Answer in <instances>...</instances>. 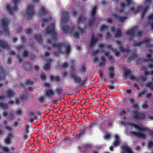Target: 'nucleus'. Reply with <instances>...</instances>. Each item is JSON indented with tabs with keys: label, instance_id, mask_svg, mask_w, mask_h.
Returning <instances> with one entry per match:
<instances>
[{
	"label": "nucleus",
	"instance_id": "nucleus-64",
	"mask_svg": "<svg viewBox=\"0 0 153 153\" xmlns=\"http://www.w3.org/2000/svg\"><path fill=\"white\" fill-rule=\"evenodd\" d=\"M71 13L73 16H75L76 14H77V13L75 11V10H74Z\"/></svg>",
	"mask_w": 153,
	"mask_h": 153
},
{
	"label": "nucleus",
	"instance_id": "nucleus-17",
	"mask_svg": "<svg viewBox=\"0 0 153 153\" xmlns=\"http://www.w3.org/2000/svg\"><path fill=\"white\" fill-rule=\"evenodd\" d=\"M45 93L47 96L49 97H51L54 94V92L51 89L45 90Z\"/></svg>",
	"mask_w": 153,
	"mask_h": 153
},
{
	"label": "nucleus",
	"instance_id": "nucleus-9",
	"mask_svg": "<svg viewBox=\"0 0 153 153\" xmlns=\"http://www.w3.org/2000/svg\"><path fill=\"white\" fill-rule=\"evenodd\" d=\"M133 117L134 118L136 119H142L145 117V115L142 113H139L137 112V111H133Z\"/></svg>",
	"mask_w": 153,
	"mask_h": 153
},
{
	"label": "nucleus",
	"instance_id": "nucleus-16",
	"mask_svg": "<svg viewBox=\"0 0 153 153\" xmlns=\"http://www.w3.org/2000/svg\"><path fill=\"white\" fill-rule=\"evenodd\" d=\"M128 110H123L120 113V114L124 119H126V117L128 114Z\"/></svg>",
	"mask_w": 153,
	"mask_h": 153
},
{
	"label": "nucleus",
	"instance_id": "nucleus-32",
	"mask_svg": "<svg viewBox=\"0 0 153 153\" xmlns=\"http://www.w3.org/2000/svg\"><path fill=\"white\" fill-rule=\"evenodd\" d=\"M96 9H97L96 7H94L93 8V9L91 11V16H92V17L93 18H94V15L96 11Z\"/></svg>",
	"mask_w": 153,
	"mask_h": 153
},
{
	"label": "nucleus",
	"instance_id": "nucleus-63",
	"mask_svg": "<svg viewBox=\"0 0 153 153\" xmlns=\"http://www.w3.org/2000/svg\"><path fill=\"white\" fill-rule=\"evenodd\" d=\"M14 124V127H16L18 126L19 125V123L18 122H16V121L15 122Z\"/></svg>",
	"mask_w": 153,
	"mask_h": 153
},
{
	"label": "nucleus",
	"instance_id": "nucleus-40",
	"mask_svg": "<svg viewBox=\"0 0 153 153\" xmlns=\"http://www.w3.org/2000/svg\"><path fill=\"white\" fill-rule=\"evenodd\" d=\"M95 19H94L90 21L88 23V25L89 26H91L93 25L94 24V23L95 22Z\"/></svg>",
	"mask_w": 153,
	"mask_h": 153
},
{
	"label": "nucleus",
	"instance_id": "nucleus-61",
	"mask_svg": "<svg viewBox=\"0 0 153 153\" xmlns=\"http://www.w3.org/2000/svg\"><path fill=\"white\" fill-rule=\"evenodd\" d=\"M151 96L152 94H149L146 95V97L148 99H149L150 98V97H151Z\"/></svg>",
	"mask_w": 153,
	"mask_h": 153
},
{
	"label": "nucleus",
	"instance_id": "nucleus-11",
	"mask_svg": "<svg viewBox=\"0 0 153 153\" xmlns=\"http://www.w3.org/2000/svg\"><path fill=\"white\" fill-rule=\"evenodd\" d=\"M108 70L109 71L108 75V77L111 79H113L115 75L114 67L111 66L109 68Z\"/></svg>",
	"mask_w": 153,
	"mask_h": 153
},
{
	"label": "nucleus",
	"instance_id": "nucleus-44",
	"mask_svg": "<svg viewBox=\"0 0 153 153\" xmlns=\"http://www.w3.org/2000/svg\"><path fill=\"white\" fill-rule=\"evenodd\" d=\"M16 113L18 115H21L22 114V112L21 109H19L16 112Z\"/></svg>",
	"mask_w": 153,
	"mask_h": 153
},
{
	"label": "nucleus",
	"instance_id": "nucleus-56",
	"mask_svg": "<svg viewBox=\"0 0 153 153\" xmlns=\"http://www.w3.org/2000/svg\"><path fill=\"white\" fill-rule=\"evenodd\" d=\"M24 47L22 46H20L18 48V50L19 51H20L21 50H24Z\"/></svg>",
	"mask_w": 153,
	"mask_h": 153
},
{
	"label": "nucleus",
	"instance_id": "nucleus-55",
	"mask_svg": "<svg viewBox=\"0 0 153 153\" xmlns=\"http://www.w3.org/2000/svg\"><path fill=\"white\" fill-rule=\"evenodd\" d=\"M41 78L43 80H45V76L44 74H42L41 75Z\"/></svg>",
	"mask_w": 153,
	"mask_h": 153
},
{
	"label": "nucleus",
	"instance_id": "nucleus-51",
	"mask_svg": "<svg viewBox=\"0 0 153 153\" xmlns=\"http://www.w3.org/2000/svg\"><path fill=\"white\" fill-rule=\"evenodd\" d=\"M32 32V30L30 29H27L26 30V33L27 34H30Z\"/></svg>",
	"mask_w": 153,
	"mask_h": 153
},
{
	"label": "nucleus",
	"instance_id": "nucleus-23",
	"mask_svg": "<svg viewBox=\"0 0 153 153\" xmlns=\"http://www.w3.org/2000/svg\"><path fill=\"white\" fill-rule=\"evenodd\" d=\"M115 142L114 143V146H117L119 145L120 143V141L119 140V137L117 135L115 136Z\"/></svg>",
	"mask_w": 153,
	"mask_h": 153
},
{
	"label": "nucleus",
	"instance_id": "nucleus-18",
	"mask_svg": "<svg viewBox=\"0 0 153 153\" xmlns=\"http://www.w3.org/2000/svg\"><path fill=\"white\" fill-rule=\"evenodd\" d=\"M114 17L116 18V19H118L119 20L123 22L124 21L125 19H126V17L125 16L124 17H120L118 16H117L116 14H113Z\"/></svg>",
	"mask_w": 153,
	"mask_h": 153
},
{
	"label": "nucleus",
	"instance_id": "nucleus-57",
	"mask_svg": "<svg viewBox=\"0 0 153 153\" xmlns=\"http://www.w3.org/2000/svg\"><path fill=\"white\" fill-rule=\"evenodd\" d=\"M26 83L28 84H32L33 83L30 80H27Z\"/></svg>",
	"mask_w": 153,
	"mask_h": 153
},
{
	"label": "nucleus",
	"instance_id": "nucleus-39",
	"mask_svg": "<svg viewBox=\"0 0 153 153\" xmlns=\"http://www.w3.org/2000/svg\"><path fill=\"white\" fill-rule=\"evenodd\" d=\"M147 8H146L143 10V13L142 14V18L144 16L145 13L147 11Z\"/></svg>",
	"mask_w": 153,
	"mask_h": 153
},
{
	"label": "nucleus",
	"instance_id": "nucleus-52",
	"mask_svg": "<svg viewBox=\"0 0 153 153\" xmlns=\"http://www.w3.org/2000/svg\"><path fill=\"white\" fill-rule=\"evenodd\" d=\"M106 21L109 23H112V19L110 18H108L106 19Z\"/></svg>",
	"mask_w": 153,
	"mask_h": 153
},
{
	"label": "nucleus",
	"instance_id": "nucleus-12",
	"mask_svg": "<svg viewBox=\"0 0 153 153\" xmlns=\"http://www.w3.org/2000/svg\"><path fill=\"white\" fill-rule=\"evenodd\" d=\"M100 47L101 48H108L109 49L112 50L113 51L114 50V51L115 52V55L117 56H119L120 55V53L119 52H117L116 51V49H114L113 50V49L111 48V47L110 45H108V46H107L106 47L104 44H100Z\"/></svg>",
	"mask_w": 153,
	"mask_h": 153
},
{
	"label": "nucleus",
	"instance_id": "nucleus-24",
	"mask_svg": "<svg viewBox=\"0 0 153 153\" xmlns=\"http://www.w3.org/2000/svg\"><path fill=\"white\" fill-rule=\"evenodd\" d=\"M149 23L151 27L153 28V14L150 15L149 17Z\"/></svg>",
	"mask_w": 153,
	"mask_h": 153
},
{
	"label": "nucleus",
	"instance_id": "nucleus-10",
	"mask_svg": "<svg viewBox=\"0 0 153 153\" xmlns=\"http://www.w3.org/2000/svg\"><path fill=\"white\" fill-rule=\"evenodd\" d=\"M150 42V40L148 38H146L145 39L143 42H139L138 43H135V44H134V46H139L142 45L143 43H145L147 45L146 46L149 47V44Z\"/></svg>",
	"mask_w": 153,
	"mask_h": 153
},
{
	"label": "nucleus",
	"instance_id": "nucleus-3",
	"mask_svg": "<svg viewBox=\"0 0 153 153\" xmlns=\"http://www.w3.org/2000/svg\"><path fill=\"white\" fill-rule=\"evenodd\" d=\"M8 19L4 16L0 18V32L6 34L9 33Z\"/></svg>",
	"mask_w": 153,
	"mask_h": 153
},
{
	"label": "nucleus",
	"instance_id": "nucleus-58",
	"mask_svg": "<svg viewBox=\"0 0 153 153\" xmlns=\"http://www.w3.org/2000/svg\"><path fill=\"white\" fill-rule=\"evenodd\" d=\"M148 145L149 147H152L153 146V143L152 142H149Z\"/></svg>",
	"mask_w": 153,
	"mask_h": 153
},
{
	"label": "nucleus",
	"instance_id": "nucleus-1",
	"mask_svg": "<svg viewBox=\"0 0 153 153\" xmlns=\"http://www.w3.org/2000/svg\"><path fill=\"white\" fill-rule=\"evenodd\" d=\"M51 23V25H49L47 27V28L45 30V33L47 34H50L52 36V40L50 39L48 40L49 44H52L53 48L55 50H57L58 52H55L54 54L55 55H58L59 53H68L70 50V47L67 43H63L56 44V34L55 32V25L54 22Z\"/></svg>",
	"mask_w": 153,
	"mask_h": 153
},
{
	"label": "nucleus",
	"instance_id": "nucleus-30",
	"mask_svg": "<svg viewBox=\"0 0 153 153\" xmlns=\"http://www.w3.org/2000/svg\"><path fill=\"white\" fill-rule=\"evenodd\" d=\"M50 62H48V63L46 64L44 68V69L45 70H49L50 68Z\"/></svg>",
	"mask_w": 153,
	"mask_h": 153
},
{
	"label": "nucleus",
	"instance_id": "nucleus-29",
	"mask_svg": "<svg viewBox=\"0 0 153 153\" xmlns=\"http://www.w3.org/2000/svg\"><path fill=\"white\" fill-rule=\"evenodd\" d=\"M50 79L52 80H55L58 81L59 80V78L58 76L54 77L53 76H50Z\"/></svg>",
	"mask_w": 153,
	"mask_h": 153
},
{
	"label": "nucleus",
	"instance_id": "nucleus-34",
	"mask_svg": "<svg viewBox=\"0 0 153 153\" xmlns=\"http://www.w3.org/2000/svg\"><path fill=\"white\" fill-rule=\"evenodd\" d=\"M7 93L8 94V96L10 97H11L14 94V93L11 90H9L7 91Z\"/></svg>",
	"mask_w": 153,
	"mask_h": 153
},
{
	"label": "nucleus",
	"instance_id": "nucleus-46",
	"mask_svg": "<svg viewBox=\"0 0 153 153\" xmlns=\"http://www.w3.org/2000/svg\"><path fill=\"white\" fill-rule=\"evenodd\" d=\"M151 53L150 54H148L147 55V58L148 59V60L152 61H153V60H152V59H151Z\"/></svg>",
	"mask_w": 153,
	"mask_h": 153
},
{
	"label": "nucleus",
	"instance_id": "nucleus-31",
	"mask_svg": "<svg viewBox=\"0 0 153 153\" xmlns=\"http://www.w3.org/2000/svg\"><path fill=\"white\" fill-rule=\"evenodd\" d=\"M147 91L146 90H142L140 92L138 93V97H140L142 95H144L146 92Z\"/></svg>",
	"mask_w": 153,
	"mask_h": 153
},
{
	"label": "nucleus",
	"instance_id": "nucleus-47",
	"mask_svg": "<svg viewBox=\"0 0 153 153\" xmlns=\"http://www.w3.org/2000/svg\"><path fill=\"white\" fill-rule=\"evenodd\" d=\"M110 135L109 134H106L104 137V138L105 140H108L110 137Z\"/></svg>",
	"mask_w": 153,
	"mask_h": 153
},
{
	"label": "nucleus",
	"instance_id": "nucleus-35",
	"mask_svg": "<svg viewBox=\"0 0 153 153\" xmlns=\"http://www.w3.org/2000/svg\"><path fill=\"white\" fill-rule=\"evenodd\" d=\"M0 107L4 109H6L7 107V105L4 104L3 103H0Z\"/></svg>",
	"mask_w": 153,
	"mask_h": 153
},
{
	"label": "nucleus",
	"instance_id": "nucleus-48",
	"mask_svg": "<svg viewBox=\"0 0 153 153\" xmlns=\"http://www.w3.org/2000/svg\"><path fill=\"white\" fill-rule=\"evenodd\" d=\"M120 49L121 50H122V51L124 52H126V53H128V49H124V48H122V47H121L120 48Z\"/></svg>",
	"mask_w": 153,
	"mask_h": 153
},
{
	"label": "nucleus",
	"instance_id": "nucleus-22",
	"mask_svg": "<svg viewBox=\"0 0 153 153\" xmlns=\"http://www.w3.org/2000/svg\"><path fill=\"white\" fill-rule=\"evenodd\" d=\"M141 9L140 7H134L131 9V10L132 11L133 13H137Z\"/></svg>",
	"mask_w": 153,
	"mask_h": 153
},
{
	"label": "nucleus",
	"instance_id": "nucleus-6",
	"mask_svg": "<svg viewBox=\"0 0 153 153\" xmlns=\"http://www.w3.org/2000/svg\"><path fill=\"white\" fill-rule=\"evenodd\" d=\"M136 27H134L132 28L130 30L127 32V35L129 36H132V38L134 39H139L142 35V33L141 32H138L137 34L134 36L135 33L136 32Z\"/></svg>",
	"mask_w": 153,
	"mask_h": 153
},
{
	"label": "nucleus",
	"instance_id": "nucleus-41",
	"mask_svg": "<svg viewBox=\"0 0 153 153\" xmlns=\"http://www.w3.org/2000/svg\"><path fill=\"white\" fill-rule=\"evenodd\" d=\"M14 117V115L11 113H10L9 114V118L8 119H9L10 120H12Z\"/></svg>",
	"mask_w": 153,
	"mask_h": 153
},
{
	"label": "nucleus",
	"instance_id": "nucleus-28",
	"mask_svg": "<svg viewBox=\"0 0 153 153\" xmlns=\"http://www.w3.org/2000/svg\"><path fill=\"white\" fill-rule=\"evenodd\" d=\"M102 62H101L100 66H103L105 65V58L104 56L102 57Z\"/></svg>",
	"mask_w": 153,
	"mask_h": 153
},
{
	"label": "nucleus",
	"instance_id": "nucleus-21",
	"mask_svg": "<svg viewBox=\"0 0 153 153\" xmlns=\"http://www.w3.org/2000/svg\"><path fill=\"white\" fill-rule=\"evenodd\" d=\"M97 41V39L94 38V36L93 35L92 36L91 38V40L90 44V46L92 47L94 46Z\"/></svg>",
	"mask_w": 153,
	"mask_h": 153
},
{
	"label": "nucleus",
	"instance_id": "nucleus-38",
	"mask_svg": "<svg viewBox=\"0 0 153 153\" xmlns=\"http://www.w3.org/2000/svg\"><path fill=\"white\" fill-rule=\"evenodd\" d=\"M34 37L35 38H36L38 41L40 42V41L41 39V38L40 35H37V36H36Z\"/></svg>",
	"mask_w": 153,
	"mask_h": 153
},
{
	"label": "nucleus",
	"instance_id": "nucleus-19",
	"mask_svg": "<svg viewBox=\"0 0 153 153\" xmlns=\"http://www.w3.org/2000/svg\"><path fill=\"white\" fill-rule=\"evenodd\" d=\"M47 14V12L45 11L44 8L42 7L40 10V17L41 16L42 17H46V16Z\"/></svg>",
	"mask_w": 153,
	"mask_h": 153
},
{
	"label": "nucleus",
	"instance_id": "nucleus-13",
	"mask_svg": "<svg viewBox=\"0 0 153 153\" xmlns=\"http://www.w3.org/2000/svg\"><path fill=\"white\" fill-rule=\"evenodd\" d=\"M42 23L41 26L42 27H43L45 26V23H47V22L49 23H52V19L50 18V19H48L45 18H43L42 19Z\"/></svg>",
	"mask_w": 153,
	"mask_h": 153
},
{
	"label": "nucleus",
	"instance_id": "nucleus-62",
	"mask_svg": "<svg viewBox=\"0 0 153 153\" xmlns=\"http://www.w3.org/2000/svg\"><path fill=\"white\" fill-rule=\"evenodd\" d=\"M45 86L46 87H51L50 85L48 83H45Z\"/></svg>",
	"mask_w": 153,
	"mask_h": 153
},
{
	"label": "nucleus",
	"instance_id": "nucleus-8",
	"mask_svg": "<svg viewBox=\"0 0 153 153\" xmlns=\"http://www.w3.org/2000/svg\"><path fill=\"white\" fill-rule=\"evenodd\" d=\"M34 8V6L33 5H30L28 6L26 13L28 17L33 16L35 12Z\"/></svg>",
	"mask_w": 153,
	"mask_h": 153
},
{
	"label": "nucleus",
	"instance_id": "nucleus-7",
	"mask_svg": "<svg viewBox=\"0 0 153 153\" xmlns=\"http://www.w3.org/2000/svg\"><path fill=\"white\" fill-rule=\"evenodd\" d=\"M70 31L71 32H73V36L75 38H78L80 36L79 33H78V32L80 31L82 33L84 32V30L82 29H81V27H79L78 26V29L77 30V31H75V29L73 28L70 30Z\"/></svg>",
	"mask_w": 153,
	"mask_h": 153
},
{
	"label": "nucleus",
	"instance_id": "nucleus-54",
	"mask_svg": "<svg viewBox=\"0 0 153 153\" xmlns=\"http://www.w3.org/2000/svg\"><path fill=\"white\" fill-rule=\"evenodd\" d=\"M56 91L58 94H60L62 93V91L61 89H57L56 90Z\"/></svg>",
	"mask_w": 153,
	"mask_h": 153
},
{
	"label": "nucleus",
	"instance_id": "nucleus-2",
	"mask_svg": "<svg viewBox=\"0 0 153 153\" xmlns=\"http://www.w3.org/2000/svg\"><path fill=\"white\" fill-rule=\"evenodd\" d=\"M120 123L122 125L128 127L129 128L137 130L139 132L131 131V134L138 138H144L146 134L149 132V130L141 125H137L134 123H128L125 121H121Z\"/></svg>",
	"mask_w": 153,
	"mask_h": 153
},
{
	"label": "nucleus",
	"instance_id": "nucleus-59",
	"mask_svg": "<svg viewBox=\"0 0 153 153\" xmlns=\"http://www.w3.org/2000/svg\"><path fill=\"white\" fill-rule=\"evenodd\" d=\"M13 137V135L11 134H9L8 136H7V137L8 138H10V139H11Z\"/></svg>",
	"mask_w": 153,
	"mask_h": 153
},
{
	"label": "nucleus",
	"instance_id": "nucleus-37",
	"mask_svg": "<svg viewBox=\"0 0 153 153\" xmlns=\"http://www.w3.org/2000/svg\"><path fill=\"white\" fill-rule=\"evenodd\" d=\"M108 28V27L105 25L102 26L101 28V31H103V30H106Z\"/></svg>",
	"mask_w": 153,
	"mask_h": 153
},
{
	"label": "nucleus",
	"instance_id": "nucleus-15",
	"mask_svg": "<svg viewBox=\"0 0 153 153\" xmlns=\"http://www.w3.org/2000/svg\"><path fill=\"white\" fill-rule=\"evenodd\" d=\"M123 149V153H133L130 148L127 146H125L122 147Z\"/></svg>",
	"mask_w": 153,
	"mask_h": 153
},
{
	"label": "nucleus",
	"instance_id": "nucleus-45",
	"mask_svg": "<svg viewBox=\"0 0 153 153\" xmlns=\"http://www.w3.org/2000/svg\"><path fill=\"white\" fill-rule=\"evenodd\" d=\"M145 3L147 5H150L151 3V0H146Z\"/></svg>",
	"mask_w": 153,
	"mask_h": 153
},
{
	"label": "nucleus",
	"instance_id": "nucleus-4",
	"mask_svg": "<svg viewBox=\"0 0 153 153\" xmlns=\"http://www.w3.org/2000/svg\"><path fill=\"white\" fill-rule=\"evenodd\" d=\"M13 3L8 5L6 7L7 11L11 14L16 13L18 10L17 6L20 2V0H13Z\"/></svg>",
	"mask_w": 153,
	"mask_h": 153
},
{
	"label": "nucleus",
	"instance_id": "nucleus-50",
	"mask_svg": "<svg viewBox=\"0 0 153 153\" xmlns=\"http://www.w3.org/2000/svg\"><path fill=\"white\" fill-rule=\"evenodd\" d=\"M5 127L8 131H11L12 130V128L10 126H5Z\"/></svg>",
	"mask_w": 153,
	"mask_h": 153
},
{
	"label": "nucleus",
	"instance_id": "nucleus-14",
	"mask_svg": "<svg viewBox=\"0 0 153 153\" xmlns=\"http://www.w3.org/2000/svg\"><path fill=\"white\" fill-rule=\"evenodd\" d=\"M71 78L73 79L76 82H80L81 80V79L79 77H77L76 75L74 74H71Z\"/></svg>",
	"mask_w": 153,
	"mask_h": 153
},
{
	"label": "nucleus",
	"instance_id": "nucleus-36",
	"mask_svg": "<svg viewBox=\"0 0 153 153\" xmlns=\"http://www.w3.org/2000/svg\"><path fill=\"white\" fill-rule=\"evenodd\" d=\"M39 101L40 102L42 103H43L45 101L44 98L42 96L40 97L39 98Z\"/></svg>",
	"mask_w": 153,
	"mask_h": 153
},
{
	"label": "nucleus",
	"instance_id": "nucleus-25",
	"mask_svg": "<svg viewBox=\"0 0 153 153\" xmlns=\"http://www.w3.org/2000/svg\"><path fill=\"white\" fill-rule=\"evenodd\" d=\"M0 46L1 47L7 49L8 48V46L7 44L5 42H3L1 40H0Z\"/></svg>",
	"mask_w": 153,
	"mask_h": 153
},
{
	"label": "nucleus",
	"instance_id": "nucleus-42",
	"mask_svg": "<svg viewBox=\"0 0 153 153\" xmlns=\"http://www.w3.org/2000/svg\"><path fill=\"white\" fill-rule=\"evenodd\" d=\"M130 73V71L128 70H126L124 71V73L125 75H127Z\"/></svg>",
	"mask_w": 153,
	"mask_h": 153
},
{
	"label": "nucleus",
	"instance_id": "nucleus-33",
	"mask_svg": "<svg viewBox=\"0 0 153 153\" xmlns=\"http://www.w3.org/2000/svg\"><path fill=\"white\" fill-rule=\"evenodd\" d=\"M146 85L153 89V84L152 82H148L146 83Z\"/></svg>",
	"mask_w": 153,
	"mask_h": 153
},
{
	"label": "nucleus",
	"instance_id": "nucleus-26",
	"mask_svg": "<svg viewBox=\"0 0 153 153\" xmlns=\"http://www.w3.org/2000/svg\"><path fill=\"white\" fill-rule=\"evenodd\" d=\"M85 20V18L82 16H80L79 19L78 20V23L79 24H81Z\"/></svg>",
	"mask_w": 153,
	"mask_h": 153
},
{
	"label": "nucleus",
	"instance_id": "nucleus-49",
	"mask_svg": "<svg viewBox=\"0 0 153 153\" xmlns=\"http://www.w3.org/2000/svg\"><path fill=\"white\" fill-rule=\"evenodd\" d=\"M10 139L7 137L6 139L5 140V142L7 144L9 143L10 142Z\"/></svg>",
	"mask_w": 153,
	"mask_h": 153
},
{
	"label": "nucleus",
	"instance_id": "nucleus-53",
	"mask_svg": "<svg viewBox=\"0 0 153 153\" xmlns=\"http://www.w3.org/2000/svg\"><path fill=\"white\" fill-rule=\"evenodd\" d=\"M63 68H66L68 67V64L66 63H64L62 66Z\"/></svg>",
	"mask_w": 153,
	"mask_h": 153
},
{
	"label": "nucleus",
	"instance_id": "nucleus-43",
	"mask_svg": "<svg viewBox=\"0 0 153 153\" xmlns=\"http://www.w3.org/2000/svg\"><path fill=\"white\" fill-rule=\"evenodd\" d=\"M99 74L100 75V77L102 79V80H104V81H105V79L103 77V74H102V72L101 71H99Z\"/></svg>",
	"mask_w": 153,
	"mask_h": 153
},
{
	"label": "nucleus",
	"instance_id": "nucleus-27",
	"mask_svg": "<svg viewBox=\"0 0 153 153\" xmlns=\"http://www.w3.org/2000/svg\"><path fill=\"white\" fill-rule=\"evenodd\" d=\"M4 71L3 69L0 67V79H1V77L2 76L3 77L4 76Z\"/></svg>",
	"mask_w": 153,
	"mask_h": 153
},
{
	"label": "nucleus",
	"instance_id": "nucleus-5",
	"mask_svg": "<svg viewBox=\"0 0 153 153\" xmlns=\"http://www.w3.org/2000/svg\"><path fill=\"white\" fill-rule=\"evenodd\" d=\"M68 15V13L67 12H64L62 13V16L61 19L62 25V28L63 31L65 33H67L70 31L69 27L66 25L63 26L64 23L67 21V18Z\"/></svg>",
	"mask_w": 153,
	"mask_h": 153
},
{
	"label": "nucleus",
	"instance_id": "nucleus-60",
	"mask_svg": "<svg viewBox=\"0 0 153 153\" xmlns=\"http://www.w3.org/2000/svg\"><path fill=\"white\" fill-rule=\"evenodd\" d=\"M140 79L142 80L143 81H144L146 79V78L145 76H141L140 77Z\"/></svg>",
	"mask_w": 153,
	"mask_h": 153
},
{
	"label": "nucleus",
	"instance_id": "nucleus-20",
	"mask_svg": "<svg viewBox=\"0 0 153 153\" xmlns=\"http://www.w3.org/2000/svg\"><path fill=\"white\" fill-rule=\"evenodd\" d=\"M115 36L116 38H118L121 35V30L118 29L114 31Z\"/></svg>",
	"mask_w": 153,
	"mask_h": 153
}]
</instances>
